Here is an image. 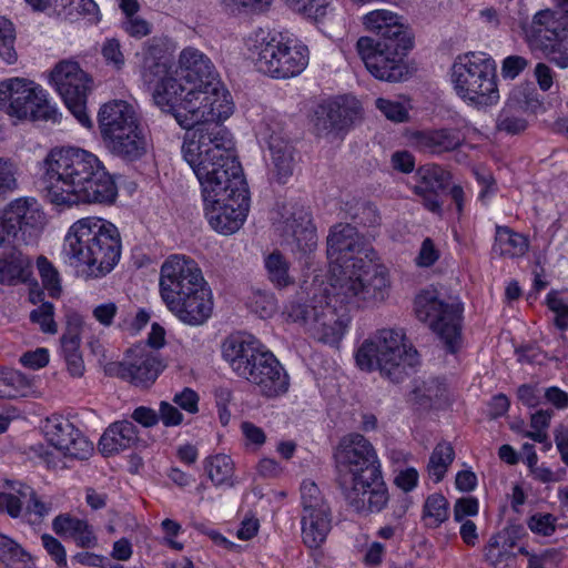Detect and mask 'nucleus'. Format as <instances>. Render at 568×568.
Here are the masks:
<instances>
[{
	"instance_id": "obj_1",
	"label": "nucleus",
	"mask_w": 568,
	"mask_h": 568,
	"mask_svg": "<svg viewBox=\"0 0 568 568\" xmlns=\"http://www.w3.org/2000/svg\"><path fill=\"white\" fill-rule=\"evenodd\" d=\"M327 274L316 275L306 301L288 302L283 316L303 326L318 341L333 345L348 328V307L384 302L392 280L377 252L349 224L332 229L327 237Z\"/></svg>"
},
{
	"instance_id": "obj_2",
	"label": "nucleus",
	"mask_w": 568,
	"mask_h": 568,
	"mask_svg": "<svg viewBox=\"0 0 568 568\" xmlns=\"http://www.w3.org/2000/svg\"><path fill=\"white\" fill-rule=\"evenodd\" d=\"M138 57L141 79L152 89L154 103L186 130L182 142L193 132L226 129L223 123L233 115L235 102L209 55L189 45L173 65L169 41L153 38Z\"/></svg>"
},
{
	"instance_id": "obj_3",
	"label": "nucleus",
	"mask_w": 568,
	"mask_h": 568,
	"mask_svg": "<svg viewBox=\"0 0 568 568\" xmlns=\"http://www.w3.org/2000/svg\"><path fill=\"white\" fill-rule=\"evenodd\" d=\"M181 154L199 181L210 226L223 235L237 232L246 220L250 197L232 133L219 126L190 133Z\"/></svg>"
},
{
	"instance_id": "obj_4",
	"label": "nucleus",
	"mask_w": 568,
	"mask_h": 568,
	"mask_svg": "<svg viewBox=\"0 0 568 568\" xmlns=\"http://www.w3.org/2000/svg\"><path fill=\"white\" fill-rule=\"evenodd\" d=\"M42 184L55 205L110 204L118 187L100 159L77 146H57L41 164Z\"/></svg>"
},
{
	"instance_id": "obj_5",
	"label": "nucleus",
	"mask_w": 568,
	"mask_h": 568,
	"mask_svg": "<svg viewBox=\"0 0 568 568\" xmlns=\"http://www.w3.org/2000/svg\"><path fill=\"white\" fill-rule=\"evenodd\" d=\"M334 459L346 500L357 511H382L389 495L373 445L361 434H347L336 446Z\"/></svg>"
},
{
	"instance_id": "obj_6",
	"label": "nucleus",
	"mask_w": 568,
	"mask_h": 568,
	"mask_svg": "<svg viewBox=\"0 0 568 568\" xmlns=\"http://www.w3.org/2000/svg\"><path fill=\"white\" fill-rule=\"evenodd\" d=\"M159 291L169 312L191 326L205 323L213 311L212 291L192 257L172 254L160 268Z\"/></svg>"
},
{
	"instance_id": "obj_7",
	"label": "nucleus",
	"mask_w": 568,
	"mask_h": 568,
	"mask_svg": "<svg viewBox=\"0 0 568 568\" xmlns=\"http://www.w3.org/2000/svg\"><path fill=\"white\" fill-rule=\"evenodd\" d=\"M118 227L99 216H85L73 222L63 239V262L90 278L109 274L121 257Z\"/></svg>"
},
{
	"instance_id": "obj_8",
	"label": "nucleus",
	"mask_w": 568,
	"mask_h": 568,
	"mask_svg": "<svg viewBox=\"0 0 568 568\" xmlns=\"http://www.w3.org/2000/svg\"><path fill=\"white\" fill-rule=\"evenodd\" d=\"M222 355L233 372L253 384L262 396L275 398L288 390L287 373L255 336L244 333L229 336L222 344Z\"/></svg>"
},
{
	"instance_id": "obj_9",
	"label": "nucleus",
	"mask_w": 568,
	"mask_h": 568,
	"mask_svg": "<svg viewBox=\"0 0 568 568\" xmlns=\"http://www.w3.org/2000/svg\"><path fill=\"white\" fill-rule=\"evenodd\" d=\"M245 45L256 69L272 79L295 78L310 62L308 47L288 31L260 28L250 33Z\"/></svg>"
},
{
	"instance_id": "obj_10",
	"label": "nucleus",
	"mask_w": 568,
	"mask_h": 568,
	"mask_svg": "<svg viewBox=\"0 0 568 568\" xmlns=\"http://www.w3.org/2000/svg\"><path fill=\"white\" fill-rule=\"evenodd\" d=\"M359 369L379 372L393 383L402 382L418 364V353L402 329L382 328L367 337L356 349Z\"/></svg>"
},
{
	"instance_id": "obj_11",
	"label": "nucleus",
	"mask_w": 568,
	"mask_h": 568,
	"mask_svg": "<svg viewBox=\"0 0 568 568\" xmlns=\"http://www.w3.org/2000/svg\"><path fill=\"white\" fill-rule=\"evenodd\" d=\"M97 119L101 139L113 155L136 161L148 152L149 141L135 102L110 100L100 106Z\"/></svg>"
},
{
	"instance_id": "obj_12",
	"label": "nucleus",
	"mask_w": 568,
	"mask_h": 568,
	"mask_svg": "<svg viewBox=\"0 0 568 568\" xmlns=\"http://www.w3.org/2000/svg\"><path fill=\"white\" fill-rule=\"evenodd\" d=\"M455 94L476 108L495 105L500 95L495 60L483 51H468L456 55L449 73Z\"/></svg>"
},
{
	"instance_id": "obj_13",
	"label": "nucleus",
	"mask_w": 568,
	"mask_h": 568,
	"mask_svg": "<svg viewBox=\"0 0 568 568\" xmlns=\"http://www.w3.org/2000/svg\"><path fill=\"white\" fill-rule=\"evenodd\" d=\"M0 112L13 124L51 120L58 121L60 114L51 103L49 93L39 83L23 77H12L0 81Z\"/></svg>"
},
{
	"instance_id": "obj_14",
	"label": "nucleus",
	"mask_w": 568,
	"mask_h": 568,
	"mask_svg": "<svg viewBox=\"0 0 568 568\" xmlns=\"http://www.w3.org/2000/svg\"><path fill=\"white\" fill-rule=\"evenodd\" d=\"M414 310L417 318L439 337L448 352L455 353L459 348L463 314L460 303L440 300L434 291H423L415 297Z\"/></svg>"
},
{
	"instance_id": "obj_15",
	"label": "nucleus",
	"mask_w": 568,
	"mask_h": 568,
	"mask_svg": "<svg viewBox=\"0 0 568 568\" xmlns=\"http://www.w3.org/2000/svg\"><path fill=\"white\" fill-rule=\"evenodd\" d=\"M524 33L532 49L540 50L559 68L568 67V18L564 13L540 10L524 26Z\"/></svg>"
},
{
	"instance_id": "obj_16",
	"label": "nucleus",
	"mask_w": 568,
	"mask_h": 568,
	"mask_svg": "<svg viewBox=\"0 0 568 568\" xmlns=\"http://www.w3.org/2000/svg\"><path fill=\"white\" fill-rule=\"evenodd\" d=\"M356 51L366 70L376 79L397 82L407 73L405 58L413 43L378 41L372 36L359 37Z\"/></svg>"
},
{
	"instance_id": "obj_17",
	"label": "nucleus",
	"mask_w": 568,
	"mask_h": 568,
	"mask_svg": "<svg viewBox=\"0 0 568 568\" xmlns=\"http://www.w3.org/2000/svg\"><path fill=\"white\" fill-rule=\"evenodd\" d=\"M301 537L303 544L320 548L332 530V508L320 487L311 479L301 484Z\"/></svg>"
},
{
	"instance_id": "obj_18",
	"label": "nucleus",
	"mask_w": 568,
	"mask_h": 568,
	"mask_svg": "<svg viewBox=\"0 0 568 568\" xmlns=\"http://www.w3.org/2000/svg\"><path fill=\"white\" fill-rule=\"evenodd\" d=\"M49 83L63 99L67 108L84 128L93 123L87 112V94L91 80L74 60H63L55 64L49 74Z\"/></svg>"
},
{
	"instance_id": "obj_19",
	"label": "nucleus",
	"mask_w": 568,
	"mask_h": 568,
	"mask_svg": "<svg viewBox=\"0 0 568 568\" xmlns=\"http://www.w3.org/2000/svg\"><path fill=\"white\" fill-rule=\"evenodd\" d=\"M42 430L48 443L65 457L87 459L93 450V444L65 417L51 415Z\"/></svg>"
},
{
	"instance_id": "obj_20",
	"label": "nucleus",
	"mask_w": 568,
	"mask_h": 568,
	"mask_svg": "<svg viewBox=\"0 0 568 568\" xmlns=\"http://www.w3.org/2000/svg\"><path fill=\"white\" fill-rule=\"evenodd\" d=\"M0 511L13 518L26 516L31 524H37L50 513V507L40 501L34 490L19 481L7 483V489L0 493Z\"/></svg>"
},
{
	"instance_id": "obj_21",
	"label": "nucleus",
	"mask_w": 568,
	"mask_h": 568,
	"mask_svg": "<svg viewBox=\"0 0 568 568\" xmlns=\"http://www.w3.org/2000/svg\"><path fill=\"white\" fill-rule=\"evenodd\" d=\"M162 359L141 347L128 352L125 359L118 365L116 374L139 387L151 386L164 369Z\"/></svg>"
},
{
	"instance_id": "obj_22",
	"label": "nucleus",
	"mask_w": 568,
	"mask_h": 568,
	"mask_svg": "<svg viewBox=\"0 0 568 568\" xmlns=\"http://www.w3.org/2000/svg\"><path fill=\"white\" fill-rule=\"evenodd\" d=\"M365 31L375 36L378 41L413 43L404 19L388 9H375L362 17Z\"/></svg>"
},
{
	"instance_id": "obj_23",
	"label": "nucleus",
	"mask_w": 568,
	"mask_h": 568,
	"mask_svg": "<svg viewBox=\"0 0 568 568\" xmlns=\"http://www.w3.org/2000/svg\"><path fill=\"white\" fill-rule=\"evenodd\" d=\"M277 231L287 244H295L301 252H311L317 243L316 231L311 215L304 207L286 211L283 221L277 223Z\"/></svg>"
},
{
	"instance_id": "obj_24",
	"label": "nucleus",
	"mask_w": 568,
	"mask_h": 568,
	"mask_svg": "<svg viewBox=\"0 0 568 568\" xmlns=\"http://www.w3.org/2000/svg\"><path fill=\"white\" fill-rule=\"evenodd\" d=\"M416 175L418 182L414 186V192L423 199V204L428 211L440 213L438 191L448 183L449 173L437 164H426L417 170Z\"/></svg>"
},
{
	"instance_id": "obj_25",
	"label": "nucleus",
	"mask_w": 568,
	"mask_h": 568,
	"mask_svg": "<svg viewBox=\"0 0 568 568\" xmlns=\"http://www.w3.org/2000/svg\"><path fill=\"white\" fill-rule=\"evenodd\" d=\"M13 224L19 226V233L26 235L38 234L45 224V214L34 197H19L11 201L6 207Z\"/></svg>"
},
{
	"instance_id": "obj_26",
	"label": "nucleus",
	"mask_w": 568,
	"mask_h": 568,
	"mask_svg": "<svg viewBox=\"0 0 568 568\" xmlns=\"http://www.w3.org/2000/svg\"><path fill=\"white\" fill-rule=\"evenodd\" d=\"M407 141L412 148L432 154L449 152L462 144L459 133L453 129L413 131L407 134Z\"/></svg>"
},
{
	"instance_id": "obj_27",
	"label": "nucleus",
	"mask_w": 568,
	"mask_h": 568,
	"mask_svg": "<svg viewBox=\"0 0 568 568\" xmlns=\"http://www.w3.org/2000/svg\"><path fill=\"white\" fill-rule=\"evenodd\" d=\"M52 529L62 538L72 539L78 547L94 548L98 546V537L85 519L62 514L53 519Z\"/></svg>"
},
{
	"instance_id": "obj_28",
	"label": "nucleus",
	"mask_w": 568,
	"mask_h": 568,
	"mask_svg": "<svg viewBox=\"0 0 568 568\" xmlns=\"http://www.w3.org/2000/svg\"><path fill=\"white\" fill-rule=\"evenodd\" d=\"M138 440V432L132 422L121 420L110 425L99 442V449L110 456L130 448Z\"/></svg>"
},
{
	"instance_id": "obj_29",
	"label": "nucleus",
	"mask_w": 568,
	"mask_h": 568,
	"mask_svg": "<svg viewBox=\"0 0 568 568\" xmlns=\"http://www.w3.org/2000/svg\"><path fill=\"white\" fill-rule=\"evenodd\" d=\"M516 541L506 532L491 536L484 548L486 561L493 568H511L516 561Z\"/></svg>"
},
{
	"instance_id": "obj_30",
	"label": "nucleus",
	"mask_w": 568,
	"mask_h": 568,
	"mask_svg": "<svg viewBox=\"0 0 568 568\" xmlns=\"http://www.w3.org/2000/svg\"><path fill=\"white\" fill-rule=\"evenodd\" d=\"M31 274V260L22 252L13 251L0 257V284L17 285L27 283Z\"/></svg>"
},
{
	"instance_id": "obj_31",
	"label": "nucleus",
	"mask_w": 568,
	"mask_h": 568,
	"mask_svg": "<svg viewBox=\"0 0 568 568\" xmlns=\"http://www.w3.org/2000/svg\"><path fill=\"white\" fill-rule=\"evenodd\" d=\"M523 92L521 88L513 89L508 103L497 118L496 128L499 132L518 134L526 130L527 121L519 114V109L526 103L521 100Z\"/></svg>"
},
{
	"instance_id": "obj_32",
	"label": "nucleus",
	"mask_w": 568,
	"mask_h": 568,
	"mask_svg": "<svg viewBox=\"0 0 568 568\" xmlns=\"http://www.w3.org/2000/svg\"><path fill=\"white\" fill-rule=\"evenodd\" d=\"M351 122L352 116L347 109L336 102L322 105L316 112L315 126L320 135L339 132L348 126Z\"/></svg>"
},
{
	"instance_id": "obj_33",
	"label": "nucleus",
	"mask_w": 568,
	"mask_h": 568,
	"mask_svg": "<svg viewBox=\"0 0 568 568\" xmlns=\"http://www.w3.org/2000/svg\"><path fill=\"white\" fill-rule=\"evenodd\" d=\"M494 252L500 256L516 258L524 256L529 248V240L508 226H497Z\"/></svg>"
},
{
	"instance_id": "obj_34",
	"label": "nucleus",
	"mask_w": 568,
	"mask_h": 568,
	"mask_svg": "<svg viewBox=\"0 0 568 568\" xmlns=\"http://www.w3.org/2000/svg\"><path fill=\"white\" fill-rule=\"evenodd\" d=\"M272 158V171L280 183H284L293 173V154L288 142L273 135L268 139Z\"/></svg>"
},
{
	"instance_id": "obj_35",
	"label": "nucleus",
	"mask_w": 568,
	"mask_h": 568,
	"mask_svg": "<svg viewBox=\"0 0 568 568\" xmlns=\"http://www.w3.org/2000/svg\"><path fill=\"white\" fill-rule=\"evenodd\" d=\"M455 458V452L450 443L442 442L436 445L429 456L427 475L434 483L444 479L449 466Z\"/></svg>"
},
{
	"instance_id": "obj_36",
	"label": "nucleus",
	"mask_w": 568,
	"mask_h": 568,
	"mask_svg": "<svg viewBox=\"0 0 568 568\" xmlns=\"http://www.w3.org/2000/svg\"><path fill=\"white\" fill-rule=\"evenodd\" d=\"M264 267L267 278L277 288H284L294 283L290 274V263L278 251H274L264 257Z\"/></svg>"
},
{
	"instance_id": "obj_37",
	"label": "nucleus",
	"mask_w": 568,
	"mask_h": 568,
	"mask_svg": "<svg viewBox=\"0 0 568 568\" xmlns=\"http://www.w3.org/2000/svg\"><path fill=\"white\" fill-rule=\"evenodd\" d=\"M210 479L217 486L233 485L234 463L229 455L216 454L207 457L204 463Z\"/></svg>"
},
{
	"instance_id": "obj_38",
	"label": "nucleus",
	"mask_w": 568,
	"mask_h": 568,
	"mask_svg": "<svg viewBox=\"0 0 568 568\" xmlns=\"http://www.w3.org/2000/svg\"><path fill=\"white\" fill-rule=\"evenodd\" d=\"M424 520L426 526L436 528L448 518V501L440 494L427 497L424 505Z\"/></svg>"
},
{
	"instance_id": "obj_39",
	"label": "nucleus",
	"mask_w": 568,
	"mask_h": 568,
	"mask_svg": "<svg viewBox=\"0 0 568 568\" xmlns=\"http://www.w3.org/2000/svg\"><path fill=\"white\" fill-rule=\"evenodd\" d=\"M14 42L16 29L13 23L0 16V57L8 65H12L18 61Z\"/></svg>"
},
{
	"instance_id": "obj_40",
	"label": "nucleus",
	"mask_w": 568,
	"mask_h": 568,
	"mask_svg": "<svg viewBox=\"0 0 568 568\" xmlns=\"http://www.w3.org/2000/svg\"><path fill=\"white\" fill-rule=\"evenodd\" d=\"M37 268L41 278L43 288L48 291L51 297H58L61 294V277L55 266L43 255L37 258Z\"/></svg>"
},
{
	"instance_id": "obj_41",
	"label": "nucleus",
	"mask_w": 568,
	"mask_h": 568,
	"mask_svg": "<svg viewBox=\"0 0 568 568\" xmlns=\"http://www.w3.org/2000/svg\"><path fill=\"white\" fill-rule=\"evenodd\" d=\"M19 165L9 156H0V200L18 189Z\"/></svg>"
},
{
	"instance_id": "obj_42",
	"label": "nucleus",
	"mask_w": 568,
	"mask_h": 568,
	"mask_svg": "<svg viewBox=\"0 0 568 568\" xmlns=\"http://www.w3.org/2000/svg\"><path fill=\"white\" fill-rule=\"evenodd\" d=\"M217 6L227 13H262L266 11L272 0H215Z\"/></svg>"
},
{
	"instance_id": "obj_43",
	"label": "nucleus",
	"mask_w": 568,
	"mask_h": 568,
	"mask_svg": "<svg viewBox=\"0 0 568 568\" xmlns=\"http://www.w3.org/2000/svg\"><path fill=\"white\" fill-rule=\"evenodd\" d=\"M284 2L294 12L314 20L323 18L331 3L329 0H284Z\"/></svg>"
},
{
	"instance_id": "obj_44",
	"label": "nucleus",
	"mask_w": 568,
	"mask_h": 568,
	"mask_svg": "<svg viewBox=\"0 0 568 568\" xmlns=\"http://www.w3.org/2000/svg\"><path fill=\"white\" fill-rule=\"evenodd\" d=\"M250 308L262 318L271 317L277 308L276 298L273 293L256 290L248 298Z\"/></svg>"
},
{
	"instance_id": "obj_45",
	"label": "nucleus",
	"mask_w": 568,
	"mask_h": 568,
	"mask_svg": "<svg viewBox=\"0 0 568 568\" xmlns=\"http://www.w3.org/2000/svg\"><path fill=\"white\" fill-rule=\"evenodd\" d=\"M375 105L389 121L405 122L408 119V105L399 100L378 98Z\"/></svg>"
},
{
	"instance_id": "obj_46",
	"label": "nucleus",
	"mask_w": 568,
	"mask_h": 568,
	"mask_svg": "<svg viewBox=\"0 0 568 568\" xmlns=\"http://www.w3.org/2000/svg\"><path fill=\"white\" fill-rule=\"evenodd\" d=\"M53 316L54 307L49 302L42 303L38 308L30 313L31 322L38 324L40 329L47 334H55L58 332V326Z\"/></svg>"
},
{
	"instance_id": "obj_47",
	"label": "nucleus",
	"mask_w": 568,
	"mask_h": 568,
	"mask_svg": "<svg viewBox=\"0 0 568 568\" xmlns=\"http://www.w3.org/2000/svg\"><path fill=\"white\" fill-rule=\"evenodd\" d=\"M101 54L105 63L115 70H121L125 64L121 43L115 38H109L103 41L101 45Z\"/></svg>"
},
{
	"instance_id": "obj_48",
	"label": "nucleus",
	"mask_w": 568,
	"mask_h": 568,
	"mask_svg": "<svg viewBox=\"0 0 568 568\" xmlns=\"http://www.w3.org/2000/svg\"><path fill=\"white\" fill-rule=\"evenodd\" d=\"M547 305L551 312L556 314L555 325L565 331L568 328V302L559 296L556 292L547 295Z\"/></svg>"
},
{
	"instance_id": "obj_49",
	"label": "nucleus",
	"mask_w": 568,
	"mask_h": 568,
	"mask_svg": "<svg viewBox=\"0 0 568 568\" xmlns=\"http://www.w3.org/2000/svg\"><path fill=\"white\" fill-rule=\"evenodd\" d=\"M241 433L246 447L252 449L261 448L266 442V434L263 428L252 422L244 420L240 425Z\"/></svg>"
},
{
	"instance_id": "obj_50",
	"label": "nucleus",
	"mask_w": 568,
	"mask_h": 568,
	"mask_svg": "<svg viewBox=\"0 0 568 568\" xmlns=\"http://www.w3.org/2000/svg\"><path fill=\"white\" fill-rule=\"evenodd\" d=\"M74 3H79L80 6L79 18H82L91 24L100 22L101 12L94 0H60L57 6H70Z\"/></svg>"
},
{
	"instance_id": "obj_51",
	"label": "nucleus",
	"mask_w": 568,
	"mask_h": 568,
	"mask_svg": "<svg viewBox=\"0 0 568 568\" xmlns=\"http://www.w3.org/2000/svg\"><path fill=\"white\" fill-rule=\"evenodd\" d=\"M19 236V226L13 224L4 209L0 211V247L13 246Z\"/></svg>"
},
{
	"instance_id": "obj_52",
	"label": "nucleus",
	"mask_w": 568,
	"mask_h": 568,
	"mask_svg": "<svg viewBox=\"0 0 568 568\" xmlns=\"http://www.w3.org/2000/svg\"><path fill=\"white\" fill-rule=\"evenodd\" d=\"M479 511V503L475 497H463L456 500L454 506V520L463 521L469 520V517H475Z\"/></svg>"
},
{
	"instance_id": "obj_53",
	"label": "nucleus",
	"mask_w": 568,
	"mask_h": 568,
	"mask_svg": "<svg viewBox=\"0 0 568 568\" xmlns=\"http://www.w3.org/2000/svg\"><path fill=\"white\" fill-rule=\"evenodd\" d=\"M440 253L432 239L427 237L422 242L420 248L415 257V263L419 267H430L439 258Z\"/></svg>"
},
{
	"instance_id": "obj_54",
	"label": "nucleus",
	"mask_w": 568,
	"mask_h": 568,
	"mask_svg": "<svg viewBox=\"0 0 568 568\" xmlns=\"http://www.w3.org/2000/svg\"><path fill=\"white\" fill-rule=\"evenodd\" d=\"M122 28L129 36L138 39L151 33L150 23L135 14L125 17L122 21Z\"/></svg>"
},
{
	"instance_id": "obj_55",
	"label": "nucleus",
	"mask_w": 568,
	"mask_h": 568,
	"mask_svg": "<svg viewBox=\"0 0 568 568\" xmlns=\"http://www.w3.org/2000/svg\"><path fill=\"white\" fill-rule=\"evenodd\" d=\"M42 546L51 558L61 567L67 566V552L63 545L53 536L43 534L41 536Z\"/></svg>"
},
{
	"instance_id": "obj_56",
	"label": "nucleus",
	"mask_w": 568,
	"mask_h": 568,
	"mask_svg": "<svg viewBox=\"0 0 568 568\" xmlns=\"http://www.w3.org/2000/svg\"><path fill=\"white\" fill-rule=\"evenodd\" d=\"M419 481V474L414 467H406L399 470H396V475L394 478V484L400 490L405 493H409L414 490Z\"/></svg>"
},
{
	"instance_id": "obj_57",
	"label": "nucleus",
	"mask_w": 568,
	"mask_h": 568,
	"mask_svg": "<svg viewBox=\"0 0 568 568\" xmlns=\"http://www.w3.org/2000/svg\"><path fill=\"white\" fill-rule=\"evenodd\" d=\"M49 358V351L44 347H39L34 351L22 354L20 363L30 369H40L48 365Z\"/></svg>"
},
{
	"instance_id": "obj_58",
	"label": "nucleus",
	"mask_w": 568,
	"mask_h": 568,
	"mask_svg": "<svg viewBox=\"0 0 568 568\" xmlns=\"http://www.w3.org/2000/svg\"><path fill=\"white\" fill-rule=\"evenodd\" d=\"M199 395L193 389L185 387L173 396V403L189 414L199 410Z\"/></svg>"
},
{
	"instance_id": "obj_59",
	"label": "nucleus",
	"mask_w": 568,
	"mask_h": 568,
	"mask_svg": "<svg viewBox=\"0 0 568 568\" xmlns=\"http://www.w3.org/2000/svg\"><path fill=\"white\" fill-rule=\"evenodd\" d=\"M528 527L536 534L550 536L555 531V518L550 514H537L530 517Z\"/></svg>"
},
{
	"instance_id": "obj_60",
	"label": "nucleus",
	"mask_w": 568,
	"mask_h": 568,
	"mask_svg": "<svg viewBox=\"0 0 568 568\" xmlns=\"http://www.w3.org/2000/svg\"><path fill=\"white\" fill-rule=\"evenodd\" d=\"M23 555L22 548L11 538L0 535V559L6 564H12Z\"/></svg>"
},
{
	"instance_id": "obj_61",
	"label": "nucleus",
	"mask_w": 568,
	"mask_h": 568,
	"mask_svg": "<svg viewBox=\"0 0 568 568\" xmlns=\"http://www.w3.org/2000/svg\"><path fill=\"white\" fill-rule=\"evenodd\" d=\"M118 306L113 302L101 303L93 307L92 316L101 325L109 327L113 324Z\"/></svg>"
},
{
	"instance_id": "obj_62",
	"label": "nucleus",
	"mask_w": 568,
	"mask_h": 568,
	"mask_svg": "<svg viewBox=\"0 0 568 568\" xmlns=\"http://www.w3.org/2000/svg\"><path fill=\"white\" fill-rule=\"evenodd\" d=\"M159 420L166 427L178 426L182 424L183 415L173 404L163 400L159 406Z\"/></svg>"
},
{
	"instance_id": "obj_63",
	"label": "nucleus",
	"mask_w": 568,
	"mask_h": 568,
	"mask_svg": "<svg viewBox=\"0 0 568 568\" xmlns=\"http://www.w3.org/2000/svg\"><path fill=\"white\" fill-rule=\"evenodd\" d=\"M390 164L394 170L408 174L415 170V158L408 151H396L390 156Z\"/></svg>"
},
{
	"instance_id": "obj_64",
	"label": "nucleus",
	"mask_w": 568,
	"mask_h": 568,
	"mask_svg": "<svg viewBox=\"0 0 568 568\" xmlns=\"http://www.w3.org/2000/svg\"><path fill=\"white\" fill-rule=\"evenodd\" d=\"M527 67V60L519 55H509L503 61L501 74L505 79H515Z\"/></svg>"
}]
</instances>
